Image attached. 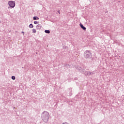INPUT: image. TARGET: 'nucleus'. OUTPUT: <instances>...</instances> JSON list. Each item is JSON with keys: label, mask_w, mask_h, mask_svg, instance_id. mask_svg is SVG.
Masks as SVG:
<instances>
[{"label": "nucleus", "mask_w": 124, "mask_h": 124, "mask_svg": "<svg viewBox=\"0 0 124 124\" xmlns=\"http://www.w3.org/2000/svg\"><path fill=\"white\" fill-rule=\"evenodd\" d=\"M41 118L43 122L45 123H47L49 121V118H50V114L49 112L45 111L42 112L41 114Z\"/></svg>", "instance_id": "obj_1"}, {"label": "nucleus", "mask_w": 124, "mask_h": 124, "mask_svg": "<svg viewBox=\"0 0 124 124\" xmlns=\"http://www.w3.org/2000/svg\"><path fill=\"white\" fill-rule=\"evenodd\" d=\"M84 57L85 59H90L93 57V54L89 50H86L84 52Z\"/></svg>", "instance_id": "obj_2"}, {"label": "nucleus", "mask_w": 124, "mask_h": 124, "mask_svg": "<svg viewBox=\"0 0 124 124\" xmlns=\"http://www.w3.org/2000/svg\"><path fill=\"white\" fill-rule=\"evenodd\" d=\"M8 5L12 8H14V7H15V1H9L8 2Z\"/></svg>", "instance_id": "obj_3"}, {"label": "nucleus", "mask_w": 124, "mask_h": 124, "mask_svg": "<svg viewBox=\"0 0 124 124\" xmlns=\"http://www.w3.org/2000/svg\"><path fill=\"white\" fill-rule=\"evenodd\" d=\"M42 28V26L40 24H38L36 26L37 30H40Z\"/></svg>", "instance_id": "obj_4"}, {"label": "nucleus", "mask_w": 124, "mask_h": 124, "mask_svg": "<svg viewBox=\"0 0 124 124\" xmlns=\"http://www.w3.org/2000/svg\"><path fill=\"white\" fill-rule=\"evenodd\" d=\"M80 27L81 28V29H82V30H83L84 31L86 30V27H84V26L83 25V24H80Z\"/></svg>", "instance_id": "obj_5"}, {"label": "nucleus", "mask_w": 124, "mask_h": 124, "mask_svg": "<svg viewBox=\"0 0 124 124\" xmlns=\"http://www.w3.org/2000/svg\"><path fill=\"white\" fill-rule=\"evenodd\" d=\"M93 73L92 72H87V75L88 76H90L91 75H93Z\"/></svg>", "instance_id": "obj_6"}, {"label": "nucleus", "mask_w": 124, "mask_h": 124, "mask_svg": "<svg viewBox=\"0 0 124 124\" xmlns=\"http://www.w3.org/2000/svg\"><path fill=\"white\" fill-rule=\"evenodd\" d=\"M33 18V20H39V18L37 16H34Z\"/></svg>", "instance_id": "obj_7"}, {"label": "nucleus", "mask_w": 124, "mask_h": 124, "mask_svg": "<svg viewBox=\"0 0 124 124\" xmlns=\"http://www.w3.org/2000/svg\"><path fill=\"white\" fill-rule=\"evenodd\" d=\"M29 28H30V29H32V28H33V25L32 24H31L29 25Z\"/></svg>", "instance_id": "obj_8"}, {"label": "nucleus", "mask_w": 124, "mask_h": 124, "mask_svg": "<svg viewBox=\"0 0 124 124\" xmlns=\"http://www.w3.org/2000/svg\"><path fill=\"white\" fill-rule=\"evenodd\" d=\"M32 32L33 33H35L36 32V30L35 29H32Z\"/></svg>", "instance_id": "obj_9"}, {"label": "nucleus", "mask_w": 124, "mask_h": 124, "mask_svg": "<svg viewBox=\"0 0 124 124\" xmlns=\"http://www.w3.org/2000/svg\"><path fill=\"white\" fill-rule=\"evenodd\" d=\"M45 32H46V33H50V31H49V30H45Z\"/></svg>", "instance_id": "obj_10"}, {"label": "nucleus", "mask_w": 124, "mask_h": 124, "mask_svg": "<svg viewBox=\"0 0 124 124\" xmlns=\"http://www.w3.org/2000/svg\"><path fill=\"white\" fill-rule=\"evenodd\" d=\"M38 23H39L38 21H34V24H35V25H37Z\"/></svg>", "instance_id": "obj_11"}, {"label": "nucleus", "mask_w": 124, "mask_h": 124, "mask_svg": "<svg viewBox=\"0 0 124 124\" xmlns=\"http://www.w3.org/2000/svg\"><path fill=\"white\" fill-rule=\"evenodd\" d=\"M12 79L13 80H15V79H16L15 76H12Z\"/></svg>", "instance_id": "obj_12"}, {"label": "nucleus", "mask_w": 124, "mask_h": 124, "mask_svg": "<svg viewBox=\"0 0 124 124\" xmlns=\"http://www.w3.org/2000/svg\"><path fill=\"white\" fill-rule=\"evenodd\" d=\"M58 13H59V14H61V13L60 12V11H58Z\"/></svg>", "instance_id": "obj_13"}, {"label": "nucleus", "mask_w": 124, "mask_h": 124, "mask_svg": "<svg viewBox=\"0 0 124 124\" xmlns=\"http://www.w3.org/2000/svg\"><path fill=\"white\" fill-rule=\"evenodd\" d=\"M22 33H23V34L24 33V32H23V31L22 32Z\"/></svg>", "instance_id": "obj_14"}]
</instances>
